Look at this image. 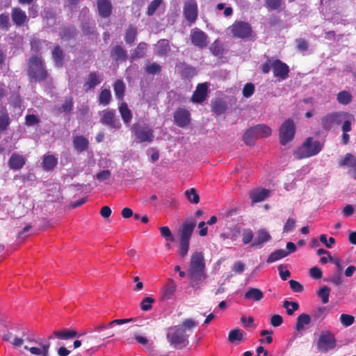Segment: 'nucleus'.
I'll use <instances>...</instances> for the list:
<instances>
[{
  "label": "nucleus",
  "instance_id": "16",
  "mask_svg": "<svg viewBox=\"0 0 356 356\" xmlns=\"http://www.w3.org/2000/svg\"><path fill=\"white\" fill-rule=\"evenodd\" d=\"M271 238L270 234L266 229H261L257 232L251 247L260 249L263 247L264 243L270 241Z\"/></svg>",
  "mask_w": 356,
  "mask_h": 356
},
{
  "label": "nucleus",
  "instance_id": "59",
  "mask_svg": "<svg viewBox=\"0 0 356 356\" xmlns=\"http://www.w3.org/2000/svg\"><path fill=\"white\" fill-rule=\"evenodd\" d=\"M265 3L267 8L275 10L282 7V0H265Z\"/></svg>",
  "mask_w": 356,
  "mask_h": 356
},
{
  "label": "nucleus",
  "instance_id": "32",
  "mask_svg": "<svg viewBox=\"0 0 356 356\" xmlns=\"http://www.w3.org/2000/svg\"><path fill=\"white\" fill-rule=\"evenodd\" d=\"M111 56L116 61L125 60L127 58V51L122 46L116 45L112 49Z\"/></svg>",
  "mask_w": 356,
  "mask_h": 356
},
{
  "label": "nucleus",
  "instance_id": "47",
  "mask_svg": "<svg viewBox=\"0 0 356 356\" xmlns=\"http://www.w3.org/2000/svg\"><path fill=\"white\" fill-rule=\"evenodd\" d=\"M99 104L106 106L109 104L111 100V93L109 89H103L99 93Z\"/></svg>",
  "mask_w": 356,
  "mask_h": 356
},
{
  "label": "nucleus",
  "instance_id": "3",
  "mask_svg": "<svg viewBox=\"0 0 356 356\" xmlns=\"http://www.w3.org/2000/svg\"><path fill=\"white\" fill-rule=\"evenodd\" d=\"M27 74L31 82H42L48 78V71L40 56H33L29 59Z\"/></svg>",
  "mask_w": 356,
  "mask_h": 356
},
{
  "label": "nucleus",
  "instance_id": "23",
  "mask_svg": "<svg viewBox=\"0 0 356 356\" xmlns=\"http://www.w3.org/2000/svg\"><path fill=\"white\" fill-rule=\"evenodd\" d=\"M74 148L79 152H83L88 149V140L83 136H76L73 138Z\"/></svg>",
  "mask_w": 356,
  "mask_h": 356
},
{
  "label": "nucleus",
  "instance_id": "48",
  "mask_svg": "<svg viewBox=\"0 0 356 356\" xmlns=\"http://www.w3.org/2000/svg\"><path fill=\"white\" fill-rule=\"evenodd\" d=\"M258 139L255 136V133H254L253 129L250 128L248 129L243 134V140L244 143L249 146L253 145L254 144V140Z\"/></svg>",
  "mask_w": 356,
  "mask_h": 356
},
{
  "label": "nucleus",
  "instance_id": "10",
  "mask_svg": "<svg viewBox=\"0 0 356 356\" xmlns=\"http://www.w3.org/2000/svg\"><path fill=\"white\" fill-rule=\"evenodd\" d=\"M296 127L293 120H286L280 127V140L282 145H286L291 142L295 136Z\"/></svg>",
  "mask_w": 356,
  "mask_h": 356
},
{
  "label": "nucleus",
  "instance_id": "62",
  "mask_svg": "<svg viewBox=\"0 0 356 356\" xmlns=\"http://www.w3.org/2000/svg\"><path fill=\"white\" fill-rule=\"evenodd\" d=\"M154 302V299L151 297H146L145 298L141 303H140V307L141 309L143 311H148L152 309V304Z\"/></svg>",
  "mask_w": 356,
  "mask_h": 356
},
{
  "label": "nucleus",
  "instance_id": "45",
  "mask_svg": "<svg viewBox=\"0 0 356 356\" xmlns=\"http://www.w3.org/2000/svg\"><path fill=\"white\" fill-rule=\"evenodd\" d=\"M337 99L340 104L347 105L352 102V95L346 90L339 92L337 95Z\"/></svg>",
  "mask_w": 356,
  "mask_h": 356
},
{
  "label": "nucleus",
  "instance_id": "38",
  "mask_svg": "<svg viewBox=\"0 0 356 356\" xmlns=\"http://www.w3.org/2000/svg\"><path fill=\"white\" fill-rule=\"evenodd\" d=\"M244 333L243 332L238 329H234L231 330L228 335V341L232 343H240L243 339Z\"/></svg>",
  "mask_w": 356,
  "mask_h": 356
},
{
  "label": "nucleus",
  "instance_id": "29",
  "mask_svg": "<svg viewBox=\"0 0 356 356\" xmlns=\"http://www.w3.org/2000/svg\"><path fill=\"white\" fill-rule=\"evenodd\" d=\"M56 338L62 340H67L72 339L77 336V332L75 330L63 329L59 331H54L53 332Z\"/></svg>",
  "mask_w": 356,
  "mask_h": 356
},
{
  "label": "nucleus",
  "instance_id": "50",
  "mask_svg": "<svg viewBox=\"0 0 356 356\" xmlns=\"http://www.w3.org/2000/svg\"><path fill=\"white\" fill-rule=\"evenodd\" d=\"M330 289L327 286L321 287L317 292V296L321 298V302L323 304H326L329 301Z\"/></svg>",
  "mask_w": 356,
  "mask_h": 356
},
{
  "label": "nucleus",
  "instance_id": "44",
  "mask_svg": "<svg viewBox=\"0 0 356 356\" xmlns=\"http://www.w3.org/2000/svg\"><path fill=\"white\" fill-rule=\"evenodd\" d=\"M341 166H348L356 170V158L350 153H347L339 163Z\"/></svg>",
  "mask_w": 356,
  "mask_h": 356
},
{
  "label": "nucleus",
  "instance_id": "4",
  "mask_svg": "<svg viewBox=\"0 0 356 356\" xmlns=\"http://www.w3.org/2000/svg\"><path fill=\"white\" fill-rule=\"evenodd\" d=\"M260 68L264 74H268L273 70L274 77L280 81H284L289 77L290 69L289 65L278 58H268Z\"/></svg>",
  "mask_w": 356,
  "mask_h": 356
},
{
  "label": "nucleus",
  "instance_id": "46",
  "mask_svg": "<svg viewBox=\"0 0 356 356\" xmlns=\"http://www.w3.org/2000/svg\"><path fill=\"white\" fill-rule=\"evenodd\" d=\"M137 36V29L132 25H130L125 34V41L127 44H132Z\"/></svg>",
  "mask_w": 356,
  "mask_h": 356
},
{
  "label": "nucleus",
  "instance_id": "27",
  "mask_svg": "<svg viewBox=\"0 0 356 356\" xmlns=\"http://www.w3.org/2000/svg\"><path fill=\"white\" fill-rule=\"evenodd\" d=\"M251 128L258 138L268 137L271 135V129L266 124H259Z\"/></svg>",
  "mask_w": 356,
  "mask_h": 356
},
{
  "label": "nucleus",
  "instance_id": "9",
  "mask_svg": "<svg viewBox=\"0 0 356 356\" xmlns=\"http://www.w3.org/2000/svg\"><path fill=\"white\" fill-rule=\"evenodd\" d=\"M131 130L138 143H152L154 140V131L148 126H142L138 123H134Z\"/></svg>",
  "mask_w": 356,
  "mask_h": 356
},
{
  "label": "nucleus",
  "instance_id": "11",
  "mask_svg": "<svg viewBox=\"0 0 356 356\" xmlns=\"http://www.w3.org/2000/svg\"><path fill=\"white\" fill-rule=\"evenodd\" d=\"M183 15L190 25L196 22L198 17V6L196 0H186L184 1Z\"/></svg>",
  "mask_w": 356,
  "mask_h": 356
},
{
  "label": "nucleus",
  "instance_id": "40",
  "mask_svg": "<svg viewBox=\"0 0 356 356\" xmlns=\"http://www.w3.org/2000/svg\"><path fill=\"white\" fill-rule=\"evenodd\" d=\"M23 337H24V339L20 337H15L11 341L13 346L15 348H19L23 344L24 341L28 342H35L34 335L29 332L26 334L25 332H23Z\"/></svg>",
  "mask_w": 356,
  "mask_h": 356
},
{
  "label": "nucleus",
  "instance_id": "53",
  "mask_svg": "<svg viewBox=\"0 0 356 356\" xmlns=\"http://www.w3.org/2000/svg\"><path fill=\"white\" fill-rule=\"evenodd\" d=\"M163 3V0H153L148 6L147 15L148 16H152L156 10Z\"/></svg>",
  "mask_w": 356,
  "mask_h": 356
},
{
  "label": "nucleus",
  "instance_id": "26",
  "mask_svg": "<svg viewBox=\"0 0 356 356\" xmlns=\"http://www.w3.org/2000/svg\"><path fill=\"white\" fill-rule=\"evenodd\" d=\"M49 348L50 344L49 343L42 344L41 348L29 347L28 346H24V347L25 350L30 351L32 355L41 356H49Z\"/></svg>",
  "mask_w": 356,
  "mask_h": 356
},
{
  "label": "nucleus",
  "instance_id": "20",
  "mask_svg": "<svg viewBox=\"0 0 356 356\" xmlns=\"http://www.w3.org/2000/svg\"><path fill=\"white\" fill-rule=\"evenodd\" d=\"M11 17L13 23L17 26H22L28 21L26 13L19 7H15L12 9Z\"/></svg>",
  "mask_w": 356,
  "mask_h": 356
},
{
  "label": "nucleus",
  "instance_id": "13",
  "mask_svg": "<svg viewBox=\"0 0 356 356\" xmlns=\"http://www.w3.org/2000/svg\"><path fill=\"white\" fill-rule=\"evenodd\" d=\"M175 123L179 127H185L191 122V113L184 108H179L174 112Z\"/></svg>",
  "mask_w": 356,
  "mask_h": 356
},
{
  "label": "nucleus",
  "instance_id": "5",
  "mask_svg": "<svg viewBox=\"0 0 356 356\" xmlns=\"http://www.w3.org/2000/svg\"><path fill=\"white\" fill-rule=\"evenodd\" d=\"M196 226V220L191 219L183 222L179 231L180 239L179 245V254L184 258L189 250L190 240L193 230Z\"/></svg>",
  "mask_w": 356,
  "mask_h": 356
},
{
  "label": "nucleus",
  "instance_id": "28",
  "mask_svg": "<svg viewBox=\"0 0 356 356\" xmlns=\"http://www.w3.org/2000/svg\"><path fill=\"white\" fill-rule=\"evenodd\" d=\"M52 59L56 67H61L63 65L64 51L60 46H55L52 50Z\"/></svg>",
  "mask_w": 356,
  "mask_h": 356
},
{
  "label": "nucleus",
  "instance_id": "24",
  "mask_svg": "<svg viewBox=\"0 0 356 356\" xmlns=\"http://www.w3.org/2000/svg\"><path fill=\"white\" fill-rule=\"evenodd\" d=\"M211 111L217 115H220L225 113L227 109V105L222 99H216L211 101Z\"/></svg>",
  "mask_w": 356,
  "mask_h": 356
},
{
  "label": "nucleus",
  "instance_id": "52",
  "mask_svg": "<svg viewBox=\"0 0 356 356\" xmlns=\"http://www.w3.org/2000/svg\"><path fill=\"white\" fill-rule=\"evenodd\" d=\"M145 71L148 74H158L161 72V66L157 63H148Z\"/></svg>",
  "mask_w": 356,
  "mask_h": 356
},
{
  "label": "nucleus",
  "instance_id": "61",
  "mask_svg": "<svg viewBox=\"0 0 356 356\" xmlns=\"http://www.w3.org/2000/svg\"><path fill=\"white\" fill-rule=\"evenodd\" d=\"M254 89L255 88L253 83H247L243 88V96L246 98L251 97L254 92Z\"/></svg>",
  "mask_w": 356,
  "mask_h": 356
},
{
  "label": "nucleus",
  "instance_id": "30",
  "mask_svg": "<svg viewBox=\"0 0 356 356\" xmlns=\"http://www.w3.org/2000/svg\"><path fill=\"white\" fill-rule=\"evenodd\" d=\"M244 297L247 300L259 302L264 298V293L259 289L250 288L245 293Z\"/></svg>",
  "mask_w": 356,
  "mask_h": 356
},
{
  "label": "nucleus",
  "instance_id": "12",
  "mask_svg": "<svg viewBox=\"0 0 356 356\" xmlns=\"http://www.w3.org/2000/svg\"><path fill=\"white\" fill-rule=\"evenodd\" d=\"M190 40L193 45L200 49L206 48L209 44L208 35L198 28L191 29Z\"/></svg>",
  "mask_w": 356,
  "mask_h": 356
},
{
  "label": "nucleus",
  "instance_id": "21",
  "mask_svg": "<svg viewBox=\"0 0 356 356\" xmlns=\"http://www.w3.org/2000/svg\"><path fill=\"white\" fill-rule=\"evenodd\" d=\"M270 195V191L266 188H255L250 191L249 197L253 204L265 200Z\"/></svg>",
  "mask_w": 356,
  "mask_h": 356
},
{
  "label": "nucleus",
  "instance_id": "58",
  "mask_svg": "<svg viewBox=\"0 0 356 356\" xmlns=\"http://www.w3.org/2000/svg\"><path fill=\"white\" fill-rule=\"evenodd\" d=\"M254 234L250 229H245L242 233V241L244 245L249 244L254 240Z\"/></svg>",
  "mask_w": 356,
  "mask_h": 356
},
{
  "label": "nucleus",
  "instance_id": "8",
  "mask_svg": "<svg viewBox=\"0 0 356 356\" xmlns=\"http://www.w3.org/2000/svg\"><path fill=\"white\" fill-rule=\"evenodd\" d=\"M317 348L321 353H327L333 350L337 346V339L334 334L330 331H323L317 341Z\"/></svg>",
  "mask_w": 356,
  "mask_h": 356
},
{
  "label": "nucleus",
  "instance_id": "49",
  "mask_svg": "<svg viewBox=\"0 0 356 356\" xmlns=\"http://www.w3.org/2000/svg\"><path fill=\"white\" fill-rule=\"evenodd\" d=\"M283 307L286 309L289 316H292L299 309V304L297 302L284 300Z\"/></svg>",
  "mask_w": 356,
  "mask_h": 356
},
{
  "label": "nucleus",
  "instance_id": "19",
  "mask_svg": "<svg viewBox=\"0 0 356 356\" xmlns=\"http://www.w3.org/2000/svg\"><path fill=\"white\" fill-rule=\"evenodd\" d=\"M102 79L99 76L98 72H90L86 82L83 84V88L86 92H88L89 90L93 89L99 85L102 82Z\"/></svg>",
  "mask_w": 356,
  "mask_h": 356
},
{
  "label": "nucleus",
  "instance_id": "7",
  "mask_svg": "<svg viewBox=\"0 0 356 356\" xmlns=\"http://www.w3.org/2000/svg\"><path fill=\"white\" fill-rule=\"evenodd\" d=\"M233 37L240 39H248L252 34V29L250 23L236 21L228 29Z\"/></svg>",
  "mask_w": 356,
  "mask_h": 356
},
{
  "label": "nucleus",
  "instance_id": "1",
  "mask_svg": "<svg viewBox=\"0 0 356 356\" xmlns=\"http://www.w3.org/2000/svg\"><path fill=\"white\" fill-rule=\"evenodd\" d=\"M198 325V322L186 318L181 324L169 327L167 333V339L170 345L177 349H183L188 345V336L187 332H191Z\"/></svg>",
  "mask_w": 356,
  "mask_h": 356
},
{
  "label": "nucleus",
  "instance_id": "55",
  "mask_svg": "<svg viewBox=\"0 0 356 356\" xmlns=\"http://www.w3.org/2000/svg\"><path fill=\"white\" fill-rule=\"evenodd\" d=\"M183 68L181 70V76L184 78H191L195 74V70L194 67L186 64H182Z\"/></svg>",
  "mask_w": 356,
  "mask_h": 356
},
{
  "label": "nucleus",
  "instance_id": "17",
  "mask_svg": "<svg viewBox=\"0 0 356 356\" xmlns=\"http://www.w3.org/2000/svg\"><path fill=\"white\" fill-rule=\"evenodd\" d=\"M97 7L98 15L102 18H108L111 16L113 10L111 0H97Z\"/></svg>",
  "mask_w": 356,
  "mask_h": 356
},
{
  "label": "nucleus",
  "instance_id": "51",
  "mask_svg": "<svg viewBox=\"0 0 356 356\" xmlns=\"http://www.w3.org/2000/svg\"><path fill=\"white\" fill-rule=\"evenodd\" d=\"M186 197L188 200L193 204H197L200 202V196L197 191L192 188L185 192Z\"/></svg>",
  "mask_w": 356,
  "mask_h": 356
},
{
  "label": "nucleus",
  "instance_id": "37",
  "mask_svg": "<svg viewBox=\"0 0 356 356\" xmlns=\"http://www.w3.org/2000/svg\"><path fill=\"white\" fill-rule=\"evenodd\" d=\"M321 125L322 128L325 131H330L332 129L334 128V121L333 113H328L323 116L321 120Z\"/></svg>",
  "mask_w": 356,
  "mask_h": 356
},
{
  "label": "nucleus",
  "instance_id": "18",
  "mask_svg": "<svg viewBox=\"0 0 356 356\" xmlns=\"http://www.w3.org/2000/svg\"><path fill=\"white\" fill-rule=\"evenodd\" d=\"M26 159L23 155L17 153H13L8 162V165L11 170H21L26 164Z\"/></svg>",
  "mask_w": 356,
  "mask_h": 356
},
{
  "label": "nucleus",
  "instance_id": "34",
  "mask_svg": "<svg viewBox=\"0 0 356 356\" xmlns=\"http://www.w3.org/2000/svg\"><path fill=\"white\" fill-rule=\"evenodd\" d=\"M119 112L124 123H130L132 119V113L126 102H122L119 106Z\"/></svg>",
  "mask_w": 356,
  "mask_h": 356
},
{
  "label": "nucleus",
  "instance_id": "43",
  "mask_svg": "<svg viewBox=\"0 0 356 356\" xmlns=\"http://www.w3.org/2000/svg\"><path fill=\"white\" fill-rule=\"evenodd\" d=\"M114 92L118 99H122L124 95L125 85L122 80L118 79L113 84Z\"/></svg>",
  "mask_w": 356,
  "mask_h": 356
},
{
  "label": "nucleus",
  "instance_id": "36",
  "mask_svg": "<svg viewBox=\"0 0 356 356\" xmlns=\"http://www.w3.org/2000/svg\"><path fill=\"white\" fill-rule=\"evenodd\" d=\"M76 34V29L72 27L63 26L60 28V38L64 41H69Z\"/></svg>",
  "mask_w": 356,
  "mask_h": 356
},
{
  "label": "nucleus",
  "instance_id": "15",
  "mask_svg": "<svg viewBox=\"0 0 356 356\" xmlns=\"http://www.w3.org/2000/svg\"><path fill=\"white\" fill-rule=\"evenodd\" d=\"M208 86L207 83H199L191 97V101L194 103L201 104L207 97Z\"/></svg>",
  "mask_w": 356,
  "mask_h": 356
},
{
  "label": "nucleus",
  "instance_id": "64",
  "mask_svg": "<svg viewBox=\"0 0 356 356\" xmlns=\"http://www.w3.org/2000/svg\"><path fill=\"white\" fill-rule=\"evenodd\" d=\"M39 122L40 119L34 114L27 115L25 118V123L27 126L38 124Z\"/></svg>",
  "mask_w": 356,
  "mask_h": 356
},
{
  "label": "nucleus",
  "instance_id": "56",
  "mask_svg": "<svg viewBox=\"0 0 356 356\" xmlns=\"http://www.w3.org/2000/svg\"><path fill=\"white\" fill-rule=\"evenodd\" d=\"M74 102L72 97H67L65 99L63 104L61 105L60 109L63 112L69 113L73 108Z\"/></svg>",
  "mask_w": 356,
  "mask_h": 356
},
{
  "label": "nucleus",
  "instance_id": "39",
  "mask_svg": "<svg viewBox=\"0 0 356 356\" xmlns=\"http://www.w3.org/2000/svg\"><path fill=\"white\" fill-rule=\"evenodd\" d=\"M311 316L307 314H301L297 318V321L296 324V329L298 331L302 330L305 325H307L311 323Z\"/></svg>",
  "mask_w": 356,
  "mask_h": 356
},
{
  "label": "nucleus",
  "instance_id": "63",
  "mask_svg": "<svg viewBox=\"0 0 356 356\" xmlns=\"http://www.w3.org/2000/svg\"><path fill=\"white\" fill-rule=\"evenodd\" d=\"M10 26L9 15L8 13L0 15V28L1 29H8Z\"/></svg>",
  "mask_w": 356,
  "mask_h": 356
},
{
  "label": "nucleus",
  "instance_id": "25",
  "mask_svg": "<svg viewBox=\"0 0 356 356\" xmlns=\"http://www.w3.org/2000/svg\"><path fill=\"white\" fill-rule=\"evenodd\" d=\"M10 124V118L5 106H0V131H4Z\"/></svg>",
  "mask_w": 356,
  "mask_h": 356
},
{
  "label": "nucleus",
  "instance_id": "31",
  "mask_svg": "<svg viewBox=\"0 0 356 356\" xmlns=\"http://www.w3.org/2000/svg\"><path fill=\"white\" fill-rule=\"evenodd\" d=\"M170 51V44L168 40L161 39L156 45V52L159 56H165Z\"/></svg>",
  "mask_w": 356,
  "mask_h": 356
},
{
  "label": "nucleus",
  "instance_id": "60",
  "mask_svg": "<svg viewBox=\"0 0 356 356\" xmlns=\"http://www.w3.org/2000/svg\"><path fill=\"white\" fill-rule=\"evenodd\" d=\"M354 316L350 314H342L340 316V322L345 327L351 325L354 323Z\"/></svg>",
  "mask_w": 356,
  "mask_h": 356
},
{
  "label": "nucleus",
  "instance_id": "14",
  "mask_svg": "<svg viewBox=\"0 0 356 356\" xmlns=\"http://www.w3.org/2000/svg\"><path fill=\"white\" fill-rule=\"evenodd\" d=\"M100 122L113 129H120V123L115 119V111L113 110L103 111Z\"/></svg>",
  "mask_w": 356,
  "mask_h": 356
},
{
  "label": "nucleus",
  "instance_id": "22",
  "mask_svg": "<svg viewBox=\"0 0 356 356\" xmlns=\"http://www.w3.org/2000/svg\"><path fill=\"white\" fill-rule=\"evenodd\" d=\"M177 289V284L172 279H169L167 284L163 287L161 291V298L163 300H170L174 296Z\"/></svg>",
  "mask_w": 356,
  "mask_h": 356
},
{
  "label": "nucleus",
  "instance_id": "6",
  "mask_svg": "<svg viewBox=\"0 0 356 356\" xmlns=\"http://www.w3.org/2000/svg\"><path fill=\"white\" fill-rule=\"evenodd\" d=\"M322 148L323 145L319 141L314 140L312 137H308L302 145L294 151L293 154L296 159L300 160L318 154Z\"/></svg>",
  "mask_w": 356,
  "mask_h": 356
},
{
  "label": "nucleus",
  "instance_id": "33",
  "mask_svg": "<svg viewBox=\"0 0 356 356\" xmlns=\"http://www.w3.org/2000/svg\"><path fill=\"white\" fill-rule=\"evenodd\" d=\"M209 50L214 56L218 57H222L225 53L223 44L218 39L211 43Z\"/></svg>",
  "mask_w": 356,
  "mask_h": 356
},
{
  "label": "nucleus",
  "instance_id": "41",
  "mask_svg": "<svg viewBox=\"0 0 356 356\" xmlns=\"http://www.w3.org/2000/svg\"><path fill=\"white\" fill-rule=\"evenodd\" d=\"M147 44L145 42H141L138 44L136 48L134 50L131 54V58H143L147 51Z\"/></svg>",
  "mask_w": 356,
  "mask_h": 356
},
{
  "label": "nucleus",
  "instance_id": "54",
  "mask_svg": "<svg viewBox=\"0 0 356 356\" xmlns=\"http://www.w3.org/2000/svg\"><path fill=\"white\" fill-rule=\"evenodd\" d=\"M332 113L335 127L341 124L345 120L346 118L350 116V115L346 112H334Z\"/></svg>",
  "mask_w": 356,
  "mask_h": 356
},
{
  "label": "nucleus",
  "instance_id": "35",
  "mask_svg": "<svg viewBox=\"0 0 356 356\" xmlns=\"http://www.w3.org/2000/svg\"><path fill=\"white\" fill-rule=\"evenodd\" d=\"M58 159L54 155H45L43 158L42 167L44 170H52L57 165Z\"/></svg>",
  "mask_w": 356,
  "mask_h": 356
},
{
  "label": "nucleus",
  "instance_id": "2",
  "mask_svg": "<svg viewBox=\"0 0 356 356\" xmlns=\"http://www.w3.org/2000/svg\"><path fill=\"white\" fill-rule=\"evenodd\" d=\"M205 260L202 252H195L191 254L188 275L193 287L198 286L207 277Z\"/></svg>",
  "mask_w": 356,
  "mask_h": 356
},
{
  "label": "nucleus",
  "instance_id": "42",
  "mask_svg": "<svg viewBox=\"0 0 356 356\" xmlns=\"http://www.w3.org/2000/svg\"><path fill=\"white\" fill-rule=\"evenodd\" d=\"M286 256V250L284 249H279L270 254L266 260V262L267 264H271Z\"/></svg>",
  "mask_w": 356,
  "mask_h": 356
},
{
  "label": "nucleus",
  "instance_id": "57",
  "mask_svg": "<svg viewBox=\"0 0 356 356\" xmlns=\"http://www.w3.org/2000/svg\"><path fill=\"white\" fill-rule=\"evenodd\" d=\"M161 235L167 241L173 242L175 241L174 236L170 229V228L167 226H163L159 227Z\"/></svg>",
  "mask_w": 356,
  "mask_h": 356
}]
</instances>
